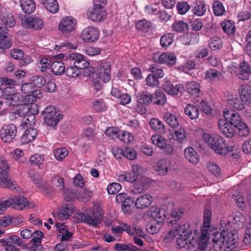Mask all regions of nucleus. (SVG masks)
Returning a JSON list of instances; mask_svg holds the SVG:
<instances>
[{
  "label": "nucleus",
  "instance_id": "b1692460",
  "mask_svg": "<svg viewBox=\"0 0 251 251\" xmlns=\"http://www.w3.org/2000/svg\"><path fill=\"white\" fill-rule=\"evenodd\" d=\"M32 109L37 108V105L35 104L32 105L30 107L27 105H24L21 107L19 109L14 110L10 113L9 115V118L11 121H14L18 118L23 117L25 114L28 113V110H30V108Z\"/></svg>",
  "mask_w": 251,
  "mask_h": 251
},
{
  "label": "nucleus",
  "instance_id": "a211bd4d",
  "mask_svg": "<svg viewBox=\"0 0 251 251\" xmlns=\"http://www.w3.org/2000/svg\"><path fill=\"white\" fill-rule=\"evenodd\" d=\"M154 58L157 63L173 65L176 64V57L174 53L170 52H163L159 56L156 55Z\"/></svg>",
  "mask_w": 251,
  "mask_h": 251
},
{
  "label": "nucleus",
  "instance_id": "3c124183",
  "mask_svg": "<svg viewBox=\"0 0 251 251\" xmlns=\"http://www.w3.org/2000/svg\"><path fill=\"white\" fill-rule=\"evenodd\" d=\"M164 119L165 122L172 128H176L179 125V122L176 116L170 113H166L164 115Z\"/></svg>",
  "mask_w": 251,
  "mask_h": 251
},
{
  "label": "nucleus",
  "instance_id": "7ed1b4c3",
  "mask_svg": "<svg viewBox=\"0 0 251 251\" xmlns=\"http://www.w3.org/2000/svg\"><path fill=\"white\" fill-rule=\"evenodd\" d=\"M223 115L227 123L238 129L240 136H246L249 134L247 125L241 120L238 114L233 111L225 109Z\"/></svg>",
  "mask_w": 251,
  "mask_h": 251
},
{
  "label": "nucleus",
  "instance_id": "338daca9",
  "mask_svg": "<svg viewBox=\"0 0 251 251\" xmlns=\"http://www.w3.org/2000/svg\"><path fill=\"white\" fill-rule=\"evenodd\" d=\"M73 236L72 232L69 231L67 228L61 229L59 234L57 236L61 241H67L72 238Z\"/></svg>",
  "mask_w": 251,
  "mask_h": 251
},
{
  "label": "nucleus",
  "instance_id": "052dcab7",
  "mask_svg": "<svg viewBox=\"0 0 251 251\" xmlns=\"http://www.w3.org/2000/svg\"><path fill=\"white\" fill-rule=\"evenodd\" d=\"M118 139L125 143H129L133 140V136L132 135L127 132L123 130L120 131L119 137Z\"/></svg>",
  "mask_w": 251,
  "mask_h": 251
},
{
  "label": "nucleus",
  "instance_id": "37998d69",
  "mask_svg": "<svg viewBox=\"0 0 251 251\" xmlns=\"http://www.w3.org/2000/svg\"><path fill=\"white\" fill-rule=\"evenodd\" d=\"M221 27L224 32L228 35H233L235 33L234 23L230 20H225L222 22Z\"/></svg>",
  "mask_w": 251,
  "mask_h": 251
},
{
  "label": "nucleus",
  "instance_id": "de8ad7c7",
  "mask_svg": "<svg viewBox=\"0 0 251 251\" xmlns=\"http://www.w3.org/2000/svg\"><path fill=\"white\" fill-rule=\"evenodd\" d=\"M8 33L0 37V54L3 53L6 49L11 46Z\"/></svg>",
  "mask_w": 251,
  "mask_h": 251
},
{
  "label": "nucleus",
  "instance_id": "603ef678",
  "mask_svg": "<svg viewBox=\"0 0 251 251\" xmlns=\"http://www.w3.org/2000/svg\"><path fill=\"white\" fill-rule=\"evenodd\" d=\"M174 40V35L171 33L162 35L160 38V45L163 47H168L170 46Z\"/></svg>",
  "mask_w": 251,
  "mask_h": 251
},
{
  "label": "nucleus",
  "instance_id": "393cba45",
  "mask_svg": "<svg viewBox=\"0 0 251 251\" xmlns=\"http://www.w3.org/2000/svg\"><path fill=\"white\" fill-rule=\"evenodd\" d=\"M152 197L150 195H143L139 197L135 202L137 209H143L149 206L152 201Z\"/></svg>",
  "mask_w": 251,
  "mask_h": 251
},
{
  "label": "nucleus",
  "instance_id": "4be33fe9",
  "mask_svg": "<svg viewBox=\"0 0 251 251\" xmlns=\"http://www.w3.org/2000/svg\"><path fill=\"white\" fill-rule=\"evenodd\" d=\"M238 93L242 101L248 104L251 103V86L247 84L241 85L239 88Z\"/></svg>",
  "mask_w": 251,
  "mask_h": 251
},
{
  "label": "nucleus",
  "instance_id": "f257e3e1",
  "mask_svg": "<svg viewBox=\"0 0 251 251\" xmlns=\"http://www.w3.org/2000/svg\"><path fill=\"white\" fill-rule=\"evenodd\" d=\"M183 213L184 211L182 208H176L173 210L171 214V218L173 219L168 223L173 226L164 238V242L170 243L177 235H178L176 239L177 245L182 247L186 244L185 242L186 239L190 234L192 233V230L189 224L177 222L183 215Z\"/></svg>",
  "mask_w": 251,
  "mask_h": 251
},
{
  "label": "nucleus",
  "instance_id": "774afa93",
  "mask_svg": "<svg viewBox=\"0 0 251 251\" xmlns=\"http://www.w3.org/2000/svg\"><path fill=\"white\" fill-rule=\"evenodd\" d=\"M176 9L179 14L183 15L190 9V6L186 1H180L177 3Z\"/></svg>",
  "mask_w": 251,
  "mask_h": 251
},
{
  "label": "nucleus",
  "instance_id": "39448f33",
  "mask_svg": "<svg viewBox=\"0 0 251 251\" xmlns=\"http://www.w3.org/2000/svg\"><path fill=\"white\" fill-rule=\"evenodd\" d=\"M151 217L152 219L150 221L148 226H150L149 233L153 234L159 232L164 223L166 217L164 212H162L160 208H151L150 211ZM150 215V214H149Z\"/></svg>",
  "mask_w": 251,
  "mask_h": 251
},
{
  "label": "nucleus",
  "instance_id": "c85d7f7f",
  "mask_svg": "<svg viewBox=\"0 0 251 251\" xmlns=\"http://www.w3.org/2000/svg\"><path fill=\"white\" fill-rule=\"evenodd\" d=\"M30 110H28V113L22 119V121L21 124V126L24 127L30 126L33 125L36 122V118L35 115L38 114L37 111H34V112L30 111Z\"/></svg>",
  "mask_w": 251,
  "mask_h": 251
},
{
  "label": "nucleus",
  "instance_id": "1a4fd4ad",
  "mask_svg": "<svg viewBox=\"0 0 251 251\" xmlns=\"http://www.w3.org/2000/svg\"><path fill=\"white\" fill-rule=\"evenodd\" d=\"M221 231L220 236L223 237L225 242L227 245V248L233 250L238 245V234L236 229H228V227H223L222 229H220Z\"/></svg>",
  "mask_w": 251,
  "mask_h": 251
},
{
  "label": "nucleus",
  "instance_id": "bf43d9fd",
  "mask_svg": "<svg viewBox=\"0 0 251 251\" xmlns=\"http://www.w3.org/2000/svg\"><path fill=\"white\" fill-rule=\"evenodd\" d=\"M172 27L174 31L177 32H182L187 29L188 25L182 21H177L174 22Z\"/></svg>",
  "mask_w": 251,
  "mask_h": 251
},
{
  "label": "nucleus",
  "instance_id": "f8f14e48",
  "mask_svg": "<svg viewBox=\"0 0 251 251\" xmlns=\"http://www.w3.org/2000/svg\"><path fill=\"white\" fill-rule=\"evenodd\" d=\"M12 243L20 246L23 244V241L19 236L14 235L0 239V244L4 247L5 251H14L16 250V248Z\"/></svg>",
  "mask_w": 251,
  "mask_h": 251
},
{
  "label": "nucleus",
  "instance_id": "a19ab883",
  "mask_svg": "<svg viewBox=\"0 0 251 251\" xmlns=\"http://www.w3.org/2000/svg\"><path fill=\"white\" fill-rule=\"evenodd\" d=\"M206 11V6L205 2L203 1H196L192 9L193 13L198 16L203 15Z\"/></svg>",
  "mask_w": 251,
  "mask_h": 251
},
{
  "label": "nucleus",
  "instance_id": "ddd939ff",
  "mask_svg": "<svg viewBox=\"0 0 251 251\" xmlns=\"http://www.w3.org/2000/svg\"><path fill=\"white\" fill-rule=\"evenodd\" d=\"M76 24V21L73 17L65 16L60 21L58 27L63 33L71 32L75 29Z\"/></svg>",
  "mask_w": 251,
  "mask_h": 251
},
{
  "label": "nucleus",
  "instance_id": "864d4df0",
  "mask_svg": "<svg viewBox=\"0 0 251 251\" xmlns=\"http://www.w3.org/2000/svg\"><path fill=\"white\" fill-rule=\"evenodd\" d=\"M213 10L214 14L217 16L223 15L226 10L223 3L218 0L215 1L213 4Z\"/></svg>",
  "mask_w": 251,
  "mask_h": 251
},
{
  "label": "nucleus",
  "instance_id": "9d476101",
  "mask_svg": "<svg viewBox=\"0 0 251 251\" xmlns=\"http://www.w3.org/2000/svg\"><path fill=\"white\" fill-rule=\"evenodd\" d=\"M13 89V88L10 87L4 89V103L8 106L23 104L24 100L22 95L20 93H12Z\"/></svg>",
  "mask_w": 251,
  "mask_h": 251
},
{
  "label": "nucleus",
  "instance_id": "6ab92c4d",
  "mask_svg": "<svg viewBox=\"0 0 251 251\" xmlns=\"http://www.w3.org/2000/svg\"><path fill=\"white\" fill-rule=\"evenodd\" d=\"M110 65L109 63H102L98 68L97 74L100 79L105 83L110 80L111 78Z\"/></svg>",
  "mask_w": 251,
  "mask_h": 251
},
{
  "label": "nucleus",
  "instance_id": "ea45409f",
  "mask_svg": "<svg viewBox=\"0 0 251 251\" xmlns=\"http://www.w3.org/2000/svg\"><path fill=\"white\" fill-rule=\"evenodd\" d=\"M222 76L221 73L214 69H209L205 73V78L208 81L219 80Z\"/></svg>",
  "mask_w": 251,
  "mask_h": 251
},
{
  "label": "nucleus",
  "instance_id": "e2e57ef3",
  "mask_svg": "<svg viewBox=\"0 0 251 251\" xmlns=\"http://www.w3.org/2000/svg\"><path fill=\"white\" fill-rule=\"evenodd\" d=\"M208 241V239L207 235L203 233L201 234L199 239L198 245L199 251H202L206 249Z\"/></svg>",
  "mask_w": 251,
  "mask_h": 251
},
{
  "label": "nucleus",
  "instance_id": "69168bd1",
  "mask_svg": "<svg viewBox=\"0 0 251 251\" xmlns=\"http://www.w3.org/2000/svg\"><path fill=\"white\" fill-rule=\"evenodd\" d=\"M64 178L59 176H54L51 179V183L59 187V190L63 191L64 188Z\"/></svg>",
  "mask_w": 251,
  "mask_h": 251
},
{
  "label": "nucleus",
  "instance_id": "2f4dec72",
  "mask_svg": "<svg viewBox=\"0 0 251 251\" xmlns=\"http://www.w3.org/2000/svg\"><path fill=\"white\" fill-rule=\"evenodd\" d=\"M162 87L164 90L169 95H176L179 92L181 85H175L171 81H167L164 82Z\"/></svg>",
  "mask_w": 251,
  "mask_h": 251
},
{
  "label": "nucleus",
  "instance_id": "0e129e2a",
  "mask_svg": "<svg viewBox=\"0 0 251 251\" xmlns=\"http://www.w3.org/2000/svg\"><path fill=\"white\" fill-rule=\"evenodd\" d=\"M64 196V199L67 202L72 201L77 196L75 191H72L71 190L66 189L64 188L63 191H61Z\"/></svg>",
  "mask_w": 251,
  "mask_h": 251
},
{
  "label": "nucleus",
  "instance_id": "bb28decb",
  "mask_svg": "<svg viewBox=\"0 0 251 251\" xmlns=\"http://www.w3.org/2000/svg\"><path fill=\"white\" fill-rule=\"evenodd\" d=\"M220 131L226 137L231 138L234 134V130L231 126L225 120L221 119L218 123Z\"/></svg>",
  "mask_w": 251,
  "mask_h": 251
},
{
  "label": "nucleus",
  "instance_id": "5701e85b",
  "mask_svg": "<svg viewBox=\"0 0 251 251\" xmlns=\"http://www.w3.org/2000/svg\"><path fill=\"white\" fill-rule=\"evenodd\" d=\"M106 16V12L103 7L100 6H94L90 11L89 18L92 21L99 22L104 19Z\"/></svg>",
  "mask_w": 251,
  "mask_h": 251
},
{
  "label": "nucleus",
  "instance_id": "09e8293b",
  "mask_svg": "<svg viewBox=\"0 0 251 251\" xmlns=\"http://www.w3.org/2000/svg\"><path fill=\"white\" fill-rule=\"evenodd\" d=\"M227 100L230 105L237 110H243L244 108V105L241 101V100H238L235 96H229Z\"/></svg>",
  "mask_w": 251,
  "mask_h": 251
},
{
  "label": "nucleus",
  "instance_id": "9b49d317",
  "mask_svg": "<svg viewBox=\"0 0 251 251\" xmlns=\"http://www.w3.org/2000/svg\"><path fill=\"white\" fill-rule=\"evenodd\" d=\"M245 221V218L241 212H235L228 217L227 227L237 230L244 227Z\"/></svg>",
  "mask_w": 251,
  "mask_h": 251
},
{
  "label": "nucleus",
  "instance_id": "412c9836",
  "mask_svg": "<svg viewBox=\"0 0 251 251\" xmlns=\"http://www.w3.org/2000/svg\"><path fill=\"white\" fill-rule=\"evenodd\" d=\"M251 75V67L249 64L245 61L240 62L238 67L237 75L239 79L246 80L249 79V76Z\"/></svg>",
  "mask_w": 251,
  "mask_h": 251
},
{
  "label": "nucleus",
  "instance_id": "72a5a7b5",
  "mask_svg": "<svg viewBox=\"0 0 251 251\" xmlns=\"http://www.w3.org/2000/svg\"><path fill=\"white\" fill-rule=\"evenodd\" d=\"M138 100L144 105H148L152 102L153 95L147 91H140L137 93Z\"/></svg>",
  "mask_w": 251,
  "mask_h": 251
},
{
  "label": "nucleus",
  "instance_id": "423d86ee",
  "mask_svg": "<svg viewBox=\"0 0 251 251\" xmlns=\"http://www.w3.org/2000/svg\"><path fill=\"white\" fill-rule=\"evenodd\" d=\"M29 204L26 199L20 196L10 197L7 200L0 201V214L5 211L7 207L12 206L13 208L23 210Z\"/></svg>",
  "mask_w": 251,
  "mask_h": 251
},
{
  "label": "nucleus",
  "instance_id": "c03bdc74",
  "mask_svg": "<svg viewBox=\"0 0 251 251\" xmlns=\"http://www.w3.org/2000/svg\"><path fill=\"white\" fill-rule=\"evenodd\" d=\"M150 125L152 129L161 134L165 132V126L161 121L157 119H151L150 122Z\"/></svg>",
  "mask_w": 251,
  "mask_h": 251
},
{
  "label": "nucleus",
  "instance_id": "c9c22d12",
  "mask_svg": "<svg viewBox=\"0 0 251 251\" xmlns=\"http://www.w3.org/2000/svg\"><path fill=\"white\" fill-rule=\"evenodd\" d=\"M74 209L75 206L71 203L63 204L61 209L59 211V214L60 218L63 219H67L73 213Z\"/></svg>",
  "mask_w": 251,
  "mask_h": 251
},
{
  "label": "nucleus",
  "instance_id": "473e14b6",
  "mask_svg": "<svg viewBox=\"0 0 251 251\" xmlns=\"http://www.w3.org/2000/svg\"><path fill=\"white\" fill-rule=\"evenodd\" d=\"M152 103L160 106L164 105L167 102L165 94L160 90H155L152 94Z\"/></svg>",
  "mask_w": 251,
  "mask_h": 251
},
{
  "label": "nucleus",
  "instance_id": "680f3d73",
  "mask_svg": "<svg viewBox=\"0 0 251 251\" xmlns=\"http://www.w3.org/2000/svg\"><path fill=\"white\" fill-rule=\"evenodd\" d=\"M22 92L25 94L30 95V94L37 93L38 90L35 89L31 82L25 83L21 87Z\"/></svg>",
  "mask_w": 251,
  "mask_h": 251
},
{
  "label": "nucleus",
  "instance_id": "c756f323",
  "mask_svg": "<svg viewBox=\"0 0 251 251\" xmlns=\"http://www.w3.org/2000/svg\"><path fill=\"white\" fill-rule=\"evenodd\" d=\"M1 20L5 26L13 27L16 25V20L14 15L10 12H5L2 13L1 15Z\"/></svg>",
  "mask_w": 251,
  "mask_h": 251
},
{
  "label": "nucleus",
  "instance_id": "4468645a",
  "mask_svg": "<svg viewBox=\"0 0 251 251\" xmlns=\"http://www.w3.org/2000/svg\"><path fill=\"white\" fill-rule=\"evenodd\" d=\"M17 134V128L13 124L4 126L0 131V137L4 142H10Z\"/></svg>",
  "mask_w": 251,
  "mask_h": 251
},
{
  "label": "nucleus",
  "instance_id": "8fccbe9b",
  "mask_svg": "<svg viewBox=\"0 0 251 251\" xmlns=\"http://www.w3.org/2000/svg\"><path fill=\"white\" fill-rule=\"evenodd\" d=\"M222 39L218 37H213L208 41V46L212 50H220L222 47Z\"/></svg>",
  "mask_w": 251,
  "mask_h": 251
},
{
  "label": "nucleus",
  "instance_id": "e433bc0d",
  "mask_svg": "<svg viewBox=\"0 0 251 251\" xmlns=\"http://www.w3.org/2000/svg\"><path fill=\"white\" fill-rule=\"evenodd\" d=\"M185 114L192 120L196 119L199 115V110L197 106L193 104H188L184 108Z\"/></svg>",
  "mask_w": 251,
  "mask_h": 251
},
{
  "label": "nucleus",
  "instance_id": "49530a36",
  "mask_svg": "<svg viewBox=\"0 0 251 251\" xmlns=\"http://www.w3.org/2000/svg\"><path fill=\"white\" fill-rule=\"evenodd\" d=\"M114 249L117 251H139L140 250L136 246L131 244H115Z\"/></svg>",
  "mask_w": 251,
  "mask_h": 251
},
{
  "label": "nucleus",
  "instance_id": "4c0bfd02",
  "mask_svg": "<svg viewBox=\"0 0 251 251\" xmlns=\"http://www.w3.org/2000/svg\"><path fill=\"white\" fill-rule=\"evenodd\" d=\"M51 71L55 75H60L65 72V65L64 63L60 61L52 60L50 65Z\"/></svg>",
  "mask_w": 251,
  "mask_h": 251
},
{
  "label": "nucleus",
  "instance_id": "4d7b16f0",
  "mask_svg": "<svg viewBox=\"0 0 251 251\" xmlns=\"http://www.w3.org/2000/svg\"><path fill=\"white\" fill-rule=\"evenodd\" d=\"M146 85L149 87H158L159 80L153 74L149 75L145 79Z\"/></svg>",
  "mask_w": 251,
  "mask_h": 251
},
{
  "label": "nucleus",
  "instance_id": "f704fd0d",
  "mask_svg": "<svg viewBox=\"0 0 251 251\" xmlns=\"http://www.w3.org/2000/svg\"><path fill=\"white\" fill-rule=\"evenodd\" d=\"M20 6L23 11L26 14L33 12L36 5L33 0H20Z\"/></svg>",
  "mask_w": 251,
  "mask_h": 251
},
{
  "label": "nucleus",
  "instance_id": "a18cd8bd",
  "mask_svg": "<svg viewBox=\"0 0 251 251\" xmlns=\"http://www.w3.org/2000/svg\"><path fill=\"white\" fill-rule=\"evenodd\" d=\"M82 70L85 69H79L77 66L71 65L65 70L64 73L68 77L74 78L78 77L81 74Z\"/></svg>",
  "mask_w": 251,
  "mask_h": 251
},
{
  "label": "nucleus",
  "instance_id": "7c9ffc66",
  "mask_svg": "<svg viewBox=\"0 0 251 251\" xmlns=\"http://www.w3.org/2000/svg\"><path fill=\"white\" fill-rule=\"evenodd\" d=\"M41 2L50 12L55 14L58 12L59 6L56 0H41Z\"/></svg>",
  "mask_w": 251,
  "mask_h": 251
},
{
  "label": "nucleus",
  "instance_id": "dca6fc26",
  "mask_svg": "<svg viewBox=\"0 0 251 251\" xmlns=\"http://www.w3.org/2000/svg\"><path fill=\"white\" fill-rule=\"evenodd\" d=\"M100 33L98 29L93 26L84 29L81 34V38L85 42H94L98 39Z\"/></svg>",
  "mask_w": 251,
  "mask_h": 251
},
{
  "label": "nucleus",
  "instance_id": "2eb2a0df",
  "mask_svg": "<svg viewBox=\"0 0 251 251\" xmlns=\"http://www.w3.org/2000/svg\"><path fill=\"white\" fill-rule=\"evenodd\" d=\"M22 25L25 28L34 30H40L44 25L43 20L35 17H29L23 20Z\"/></svg>",
  "mask_w": 251,
  "mask_h": 251
},
{
  "label": "nucleus",
  "instance_id": "a878e982",
  "mask_svg": "<svg viewBox=\"0 0 251 251\" xmlns=\"http://www.w3.org/2000/svg\"><path fill=\"white\" fill-rule=\"evenodd\" d=\"M180 40L185 46L195 45L199 42V34L197 32H191L181 37Z\"/></svg>",
  "mask_w": 251,
  "mask_h": 251
},
{
  "label": "nucleus",
  "instance_id": "13d9d810",
  "mask_svg": "<svg viewBox=\"0 0 251 251\" xmlns=\"http://www.w3.org/2000/svg\"><path fill=\"white\" fill-rule=\"evenodd\" d=\"M151 141L153 144L160 148L163 149L165 147L166 140L159 135H153L151 136Z\"/></svg>",
  "mask_w": 251,
  "mask_h": 251
},
{
  "label": "nucleus",
  "instance_id": "aec40b11",
  "mask_svg": "<svg viewBox=\"0 0 251 251\" xmlns=\"http://www.w3.org/2000/svg\"><path fill=\"white\" fill-rule=\"evenodd\" d=\"M111 152L114 157H136L137 155L136 151L132 148H126L123 150L118 146L112 148Z\"/></svg>",
  "mask_w": 251,
  "mask_h": 251
},
{
  "label": "nucleus",
  "instance_id": "6e6552de",
  "mask_svg": "<svg viewBox=\"0 0 251 251\" xmlns=\"http://www.w3.org/2000/svg\"><path fill=\"white\" fill-rule=\"evenodd\" d=\"M55 59H65L70 62L71 65L77 66L79 69H85V71H90V68L88 67L90 63L85 59L83 55L78 53H72L65 56L63 54L60 53L55 55Z\"/></svg>",
  "mask_w": 251,
  "mask_h": 251
},
{
  "label": "nucleus",
  "instance_id": "0eeeda50",
  "mask_svg": "<svg viewBox=\"0 0 251 251\" xmlns=\"http://www.w3.org/2000/svg\"><path fill=\"white\" fill-rule=\"evenodd\" d=\"M209 147L213 150L215 153L219 155H225L227 153L229 155L237 154L236 152H232L233 147L227 148L225 139L218 135L213 136Z\"/></svg>",
  "mask_w": 251,
  "mask_h": 251
},
{
  "label": "nucleus",
  "instance_id": "20e7f679",
  "mask_svg": "<svg viewBox=\"0 0 251 251\" xmlns=\"http://www.w3.org/2000/svg\"><path fill=\"white\" fill-rule=\"evenodd\" d=\"M9 168L7 161L0 158V186L13 192H17L19 188L16 181L11 179L10 174L7 171Z\"/></svg>",
  "mask_w": 251,
  "mask_h": 251
},
{
  "label": "nucleus",
  "instance_id": "f3484780",
  "mask_svg": "<svg viewBox=\"0 0 251 251\" xmlns=\"http://www.w3.org/2000/svg\"><path fill=\"white\" fill-rule=\"evenodd\" d=\"M56 113L55 107L50 105L47 107L43 111L44 122L48 126H54L57 124L58 119H54Z\"/></svg>",
  "mask_w": 251,
  "mask_h": 251
},
{
  "label": "nucleus",
  "instance_id": "58836bf2",
  "mask_svg": "<svg viewBox=\"0 0 251 251\" xmlns=\"http://www.w3.org/2000/svg\"><path fill=\"white\" fill-rule=\"evenodd\" d=\"M168 159L162 158L160 159L157 164L156 172L160 176H164L168 173V167L167 165Z\"/></svg>",
  "mask_w": 251,
  "mask_h": 251
},
{
  "label": "nucleus",
  "instance_id": "f03ea898",
  "mask_svg": "<svg viewBox=\"0 0 251 251\" xmlns=\"http://www.w3.org/2000/svg\"><path fill=\"white\" fill-rule=\"evenodd\" d=\"M102 214L100 206H96L94 210H87L84 213H78L76 215L78 222L85 223L88 225L97 226L101 222Z\"/></svg>",
  "mask_w": 251,
  "mask_h": 251
},
{
  "label": "nucleus",
  "instance_id": "79ce46f5",
  "mask_svg": "<svg viewBox=\"0 0 251 251\" xmlns=\"http://www.w3.org/2000/svg\"><path fill=\"white\" fill-rule=\"evenodd\" d=\"M185 88L188 93L191 95L197 97L200 92V85L195 81H191L185 85Z\"/></svg>",
  "mask_w": 251,
  "mask_h": 251
},
{
  "label": "nucleus",
  "instance_id": "6e6d98bb",
  "mask_svg": "<svg viewBox=\"0 0 251 251\" xmlns=\"http://www.w3.org/2000/svg\"><path fill=\"white\" fill-rule=\"evenodd\" d=\"M175 135H173L174 139L180 143H183L186 142V133L184 128H179L178 130L175 131Z\"/></svg>",
  "mask_w": 251,
  "mask_h": 251
},
{
  "label": "nucleus",
  "instance_id": "5fc2aeb1",
  "mask_svg": "<svg viewBox=\"0 0 251 251\" xmlns=\"http://www.w3.org/2000/svg\"><path fill=\"white\" fill-rule=\"evenodd\" d=\"M135 26L138 30L146 32L151 28V24L146 20H141L136 22Z\"/></svg>",
  "mask_w": 251,
  "mask_h": 251
},
{
  "label": "nucleus",
  "instance_id": "cd10ccee",
  "mask_svg": "<svg viewBox=\"0 0 251 251\" xmlns=\"http://www.w3.org/2000/svg\"><path fill=\"white\" fill-rule=\"evenodd\" d=\"M36 129L32 127L27 128L21 138V142L23 144H27L35 139L37 135Z\"/></svg>",
  "mask_w": 251,
  "mask_h": 251
}]
</instances>
